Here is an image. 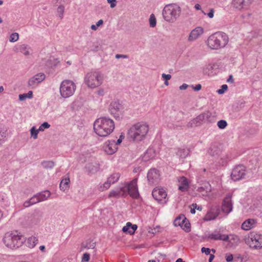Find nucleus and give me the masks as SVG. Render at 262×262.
<instances>
[{
    "label": "nucleus",
    "instance_id": "obj_1",
    "mask_svg": "<svg viewBox=\"0 0 262 262\" xmlns=\"http://www.w3.org/2000/svg\"><path fill=\"white\" fill-rule=\"evenodd\" d=\"M115 124L112 119L106 117H100L94 123V130L99 136L106 137L113 132Z\"/></svg>",
    "mask_w": 262,
    "mask_h": 262
},
{
    "label": "nucleus",
    "instance_id": "obj_2",
    "mask_svg": "<svg viewBox=\"0 0 262 262\" xmlns=\"http://www.w3.org/2000/svg\"><path fill=\"white\" fill-rule=\"evenodd\" d=\"M149 130L148 125L145 123H137L133 125L128 130V139L134 142L143 140Z\"/></svg>",
    "mask_w": 262,
    "mask_h": 262
},
{
    "label": "nucleus",
    "instance_id": "obj_3",
    "mask_svg": "<svg viewBox=\"0 0 262 262\" xmlns=\"http://www.w3.org/2000/svg\"><path fill=\"white\" fill-rule=\"evenodd\" d=\"M5 245L11 249L21 247L25 241V238L17 231L8 232L3 237Z\"/></svg>",
    "mask_w": 262,
    "mask_h": 262
},
{
    "label": "nucleus",
    "instance_id": "obj_4",
    "mask_svg": "<svg viewBox=\"0 0 262 262\" xmlns=\"http://www.w3.org/2000/svg\"><path fill=\"white\" fill-rule=\"evenodd\" d=\"M229 41L228 35L221 32L211 35L208 38L207 45L213 50H217L225 47Z\"/></svg>",
    "mask_w": 262,
    "mask_h": 262
},
{
    "label": "nucleus",
    "instance_id": "obj_5",
    "mask_svg": "<svg viewBox=\"0 0 262 262\" xmlns=\"http://www.w3.org/2000/svg\"><path fill=\"white\" fill-rule=\"evenodd\" d=\"M104 76L99 71H91L86 73L84 77V83L90 88H96L102 84Z\"/></svg>",
    "mask_w": 262,
    "mask_h": 262
},
{
    "label": "nucleus",
    "instance_id": "obj_6",
    "mask_svg": "<svg viewBox=\"0 0 262 262\" xmlns=\"http://www.w3.org/2000/svg\"><path fill=\"white\" fill-rule=\"evenodd\" d=\"M180 7L176 4L166 5L163 9L162 15L164 20L169 23H173L179 17Z\"/></svg>",
    "mask_w": 262,
    "mask_h": 262
},
{
    "label": "nucleus",
    "instance_id": "obj_7",
    "mask_svg": "<svg viewBox=\"0 0 262 262\" xmlns=\"http://www.w3.org/2000/svg\"><path fill=\"white\" fill-rule=\"evenodd\" d=\"M76 90L75 83L71 80H63L60 86V93L64 98H68L73 95Z\"/></svg>",
    "mask_w": 262,
    "mask_h": 262
},
{
    "label": "nucleus",
    "instance_id": "obj_8",
    "mask_svg": "<svg viewBox=\"0 0 262 262\" xmlns=\"http://www.w3.org/2000/svg\"><path fill=\"white\" fill-rule=\"evenodd\" d=\"M246 242L250 248L254 249H260L262 248V235L258 233H251Z\"/></svg>",
    "mask_w": 262,
    "mask_h": 262
},
{
    "label": "nucleus",
    "instance_id": "obj_9",
    "mask_svg": "<svg viewBox=\"0 0 262 262\" xmlns=\"http://www.w3.org/2000/svg\"><path fill=\"white\" fill-rule=\"evenodd\" d=\"M123 187H126V195L129 194L131 197L136 199L139 196L137 178L134 179L129 184H125Z\"/></svg>",
    "mask_w": 262,
    "mask_h": 262
},
{
    "label": "nucleus",
    "instance_id": "obj_10",
    "mask_svg": "<svg viewBox=\"0 0 262 262\" xmlns=\"http://www.w3.org/2000/svg\"><path fill=\"white\" fill-rule=\"evenodd\" d=\"M147 178L150 185L158 184L160 180L159 171L155 168L150 169L147 173Z\"/></svg>",
    "mask_w": 262,
    "mask_h": 262
},
{
    "label": "nucleus",
    "instance_id": "obj_11",
    "mask_svg": "<svg viewBox=\"0 0 262 262\" xmlns=\"http://www.w3.org/2000/svg\"><path fill=\"white\" fill-rule=\"evenodd\" d=\"M245 174V167L243 165H238L233 169L231 177L233 181H236L244 178Z\"/></svg>",
    "mask_w": 262,
    "mask_h": 262
},
{
    "label": "nucleus",
    "instance_id": "obj_12",
    "mask_svg": "<svg viewBox=\"0 0 262 262\" xmlns=\"http://www.w3.org/2000/svg\"><path fill=\"white\" fill-rule=\"evenodd\" d=\"M231 199L232 195L230 193H228L226 195L223 201L222 210L227 214L231 212L233 209V204Z\"/></svg>",
    "mask_w": 262,
    "mask_h": 262
},
{
    "label": "nucleus",
    "instance_id": "obj_13",
    "mask_svg": "<svg viewBox=\"0 0 262 262\" xmlns=\"http://www.w3.org/2000/svg\"><path fill=\"white\" fill-rule=\"evenodd\" d=\"M253 0H233V7L239 10L247 9L251 5Z\"/></svg>",
    "mask_w": 262,
    "mask_h": 262
},
{
    "label": "nucleus",
    "instance_id": "obj_14",
    "mask_svg": "<svg viewBox=\"0 0 262 262\" xmlns=\"http://www.w3.org/2000/svg\"><path fill=\"white\" fill-rule=\"evenodd\" d=\"M154 198L159 202H162L166 199L167 193L163 188H156L152 192Z\"/></svg>",
    "mask_w": 262,
    "mask_h": 262
},
{
    "label": "nucleus",
    "instance_id": "obj_15",
    "mask_svg": "<svg viewBox=\"0 0 262 262\" xmlns=\"http://www.w3.org/2000/svg\"><path fill=\"white\" fill-rule=\"evenodd\" d=\"M121 196H126V187L122 186L111 190L108 194V198H119Z\"/></svg>",
    "mask_w": 262,
    "mask_h": 262
},
{
    "label": "nucleus",
    "instance_id": "obj_16",
    "mask_svg": "<svg viewBox=\"0 0 262 262\" xmlns=\"http://www.w3.org/2000/svg\"><path fill=\"white\" fill-rule=\"evenodd\" d=\"M45 77V75L43 73L37 74L29 80L28 85L30 86L33 87L42 81Z\"/></svg>",
    "mask_w": 262,
    "mask_h": 262
},
{
    "label": "nucleus",
    "instance_id": "obj_17",
    "mask_svg": "<svg viewBox=\"0 0 262 262\" xmlns=\"http://www.w3.org/2000/svg\"><path fill=\"white\" fill-rule=\"evenodd\" d=\"M204 32V30L201 27H196L192 30L190 33L188 41L189 42L193 41L197 39Z\"/></svg>",
    "mask_w": 262,
    "mask_h": 262
},
{
    "label": "nucleus",
    "instance_id": "obj_18",
    "mask_svg": "<svg viewBox=\"0 0 262 262\" xmlns=\"http://www.w3.org/2000/svg\"><path fill=\"white\" fill-rule=\"evenodd\" d=\"M15 52H19L25 56H29L32 51L31 48L27 44L18 45L14 49Z\"/></svg>",
    "mask_w": 262,
    "mask_h": 262
},
{
    "label": "nucleus",
    "instance_id": "obj_19",
    "mask_svg": "<svg viewBox=\"0 0 262 262\" xmlns=\"http://www.w3.org/2000/svg\"><path fill=\"white\" fill-rule=\"evenodd\" d=\"M219 212L220 211L218 208L212 207L207 212L204 220L207 221L214 220L219 215Z\"/></svg>",
    "mask_w": 262,
    "mask_h": 262
},
{
    "label": "nucleus",
    "instance_id": "obj_20",
    "mask_svg": "<svg viewBox=\"0 0 262 262\" xmlns=\"http://www.w3.org/2000/svg\"><path fill=\"white\" fill-rule=\"evenodd\" d=\"M117 149V145L115 140L107 141L105 142L104 150L108 154H114Z\"/></svg>",
    "mask_w": 262,
    "mask_h": 262
},
{
    "label": "nucleus",
    "instance_id": "obj_21",
    "mask_svg": "<svg viewBox=\"0 0 262 262\" xmlns=\"http://www.w3.org/2000/svg\"><path fill=\"white\" fill-rule=\"evenodd\" d=\"M208 238L214 240H220L223 241H228L229 238V236L226 234H222L218 231H214L213 232L210 234Z\"/></svg>",
    "mask_w": 262,
    "mask_h": 262
},
{
    "label": "nucleus",
    "instance_id": "obj_22",
    "mask_svg": "<svg viewBox=\"0 0 262 262\" xmlns=\"http://www.w3.org/2000/svg\"><path fill=\"white\" fill-rule=\"evenodd\" d=\"M122 105L118 102H113L110 106V111L112 115L115 117H118V112L122 110Z\"/></svg>",
    "mask_w": 262,
    "mask_h": 262
},
{
    "label": "nucleus",
    "instance_id": "obj_23",
    "mask_svg": "<svg viewBox=\"0 0 262 262\" xmlns=\"http://www.w3.org/2000/svg\"><path fill=\"white\" fill-rule=\"evenodd\" d=\"M41 217V214L39 213H33L28 218V224L31 226L38 225L40 222Z\"/></svg>",
    "mask_w": 262,
    "mask_h": 262
},
{
    "label": "nucleus",
    "instance_id": "obj_24",
    "mask_svg": "<svg viewBox=\"0 0 262 262\" xmlns=\"http://www.w3.org/2000/svg\"><path fill=\"white\" fill-rule=\"evenodd\" d=\"M256 223L257 222L256 220L249 219L243 223L241 228L244 230H249L254 227Z\"/></svg>",
    "mask_w": 262,
    "mask_h": 262
},
{
    "label": "nucleus",
    "instance_id": "obj_25",
    "mask_svg": "<svg viewBox=\"0 0 262 262\" xmlns=\"http://www.w3.org/2000/svg\"><path fill=\"white\" fill-rule=\"evenodd\" d=\"M222 152L220 148L215 145H211L208 151L209 155L214 157L215 159L218 158Z\"/></svg>",
    "mask_w": 262,
    "mask_h": 262
},
{
    "label": "nucleus",
    "instance_id": "obj_26",
    "mask_svg": "<svg viewBox=\"0 0 262 262\" xmlns=\"http://www.w3.org/2000/svg\"><path fill=\"white\" fill-rule=\"evenodd\" d=\"M179 189L182 191L187 190L189 184L187 179L184 177H181L178 179Z\"/></svg>",
    "mask_w": 262,
    "mask_h": 262
},
{
    "label": "nucleus",
    "instance_id": "obj_27",
    "mask_svg": "<svg viewBox=\"0 0 262 262\" xmlns=\"http://www.w3.org/2000/svg\"><path fill=\"white\" fill-rule=\"evenodd\" d=\"M137 227V225H133L131 223L127 222L126 226L123 227L122 231L124 232H128L130 234H133Z\"/></svg>",
    "mask_w": 262,
    "mask_h": 262
},
{
    "label": "nucleus",
    "instance_id": "obj_28",
    "mask_svg": "<svg viewBox=\"0 0 262 262\" xmlns=\"http://www.w3.org/2000/svg\"><path fill=\"white\" fill-rule=\"evenodd\" d=\"M228 157L226 153L222 152L218 158L216 160V162L220 165H224L228 160Z\"/></svg>",
    "mask_w": 262,
    "mask_h": 262
},
{
    "label": "nucleus",
    "instance_id": "obj_29",
    "mask_svg": "<svg viewBox=\"0 0 262 262\" xmlns=\"http://www.w3.org/2000/svg\"><path fill=\"white\" fill-rule=\"evenodd\" d=\"M186 218L184 215H181L177 217L173 222V224L175 226L183 227V224L186 222Z\"/></svg>",
    "mask_w": 262,
    "mask_h": 262
},
{
    "label": "nucleus",
    "instance_id": "obj_30",
    "mask_svg": "<svg viewBox=\"0 0 262 262\" xmlns=\"http://www.w3.org/2000/svg\"><path fill=\"white\" fill-rule=\"evenodd\" d=\"M39 202L37 195H35L31 198L29 200L26 201L24 203V206L25 207H29L31 205H34L37 203Z\"/></svg>",
    "mask_w": 262,
    "mask_h": 262
},
{
    "label": "nucleus",
    "instance_id": "obj_31",
    "mask_svg": "<svg viewBox=\"0 0 262 262\" xmlns=\"http://www.w3.org/2000/svg\"><path fill=\"white\" fill-rule=\"evenodd\" d=\"M37 242L38 239L36 237L31 236L28 238L26 245L28 247L33 248L35 246Z\"/></svg>",
    "mask_w": 262,
    "mask_h": 262
},
{
    "label": "nucleus",
    "instance_id": "obj_32",
    "mask_svg": "<svg viewBox=\"0 0 262 262\" xmlns=\"http://www.w3.org/2000/svg\"><path fill=\"white\" fill-rule=\"evenodd\" d=\"M39 202L44 201L47 200L50 196L51 193L49 191H45L37 194Z\"/></svg>",
    "mask_w": 262,
    "mask_h": 262
},
{
    "label": "nucleus",
    "instance_id": "obj_33",
    "mask_svg": "<svg viewBox=\"0 0 262 262\" xmlns=\"http://www.w3.org/2000/svg\"><path fill=\"white\" fill-rule=\"evenodd\" d=\"M70 179L65 178L61 181L60 184V188L61 190L65 191L69 188Z\"/></svg>",
    "mask_w": 262,
    "mask_h": 262
},
{
    "label": "nucleus",
    "instance_id": "obj_34",
    "mask_svg": "<svg viewBox=\"0 0 262 262\" xmlns=\"http://www.w3.org/2000/svg\"><path fill=\"white\" fill-rule=\"evenodd\" d=\"M120 177V174L119 173H114L107 180L112 184L117 182L119 180Z\"/></svg>",
    "mask_w": 262,
    "mask_h": 262
},
{
    "label": "nucleus",
    "instance_id": "obj_35",
    "mask_svg": "<svg viewBox=\"0 0 262 262\" xmlns=\"http://www.w3.org/2000/svg\"><path fill=\"white\" fill-rule=\"evenodd\" d=\"M111 184H112L110 182H108V181L107 180V181L106 182H105L103 184H100L98 186V189L100 191H105V190L108 189L110 187Z\"/></svg>",
    "mask_w": 262,
    "mask_h": 262
},
{
    "label": "nucleus",
    "instance_id": "obj_36",
    "mask_svg": "<svg viewBox=\"0 0 262 262\" xmlns=\"http://www.w3.org/2000/svg\"><path fill=\"white\" fill-rule=\"evenodd\" d=\"M188 150L187 149H179L177 151V155L181 158H185L188 155Z\"/></svg>",
    "mask_w": 262,
    "mask_h": 262
},
{
    "label": "nucleus",
    "instance_id": "obj_37",
    "mask_svg": "<svg viewBox=\"0 0 262 262\" xmlns=\"http://www.w3.org/2000/svg\"><path fill=\"white\" fill-rule=\"evenodd\" d=\"M40 132L39 129H36L35 126H33L30 129V133L31 137H32L34 139H36L38 138V134Z\"/></svg>",
    "mask_w": 262,
    "mask_h": 262
},
{
    "label": "nucleus",
    "instance_id": "obj_38",
    "mask_svg": "<svg viewBox=\"0 0 262 262\" xmlns=\"http://www.w3.org/2000/svg\"><path fill=\"white\" fill-rule=\"evenodd\" d=\"M149 21V25H150V27L154 28L156 26V23H157L156 18L154 14H151L150 15Z\"/></svg>",
    "mask_w": 262,
    "mask_h": 262
},
{
    "label": "nucleus",
    "instance_id": "obj_39",
    "mask_svg": "<svg viewBox=\"0 0 262 262\" xmlns=\"http://www.w3.org/2000/svg\"><path fill=\"white\" fill-rule=\"evenodd\" d=\"M42 165L45 168H52L54 166V163L52 161H44Z\"/></svg>",
    "mask_w": 262,
    "mask_h": 262
},
{
    "label": "nucleus",
    "instance_id": "obj_40",
    "mask_svg": "<svg viewBox=\"0 0 262 262\" xmlns=\"http://www.w3.org/2000/svg\"><path fill=\"white\" fill-rule=\"evenodd\" d=\"M217 126L220 129H224L227 126V122L224 120H221L217 123Z\"/></svg>",
    "mask_w": 262,
    "mask_h": 262
},
{
    "label": "nucleus",
    "instance_id": "obj_41",
    "mask_svg": "<svg viewBox=\"0 0 262 262\" xmlns=\"http://www.w3.org/2000/svg\"><path fill=\"white\" fill-rule=\"evenodd\" d=\"M210 185L209 184H207V185H205V187H200L199 188H198V191L200 192H202L204 191H206V192H209L211 190V188H210Z\"/></svg>",
    "mask_w": 262,
    "mask_h": 262
},
{
    "label": "nucleus",
    "instance_id": "obj_42",
    "mask_svg": "<svg viewBox=\"0 0 262 262\" xmlns=\"http://www.w3.org/2000/svg\"><path fill=\"white\" fill-rule=\"evenodd\" d=\"M19 35L17 33H13L10 35L9 41L10 42H15L18 40Z\"/></svg>",
    "mask_w": 262,
    "mask_h": 262
},
{
    "label": "nucleus",
    "instance_id": "obj_43",
    "mask_svg": "<svg viewBox=\"0 0 262 262\" xmlns=\"http://www.w3.org/2000/svg\"><path fill=\"white\" fill-rule=\"evenodd\" d=\"M64 11V7L63 5H60L57 8V13H58L60 19H62V18H63Z\"/></svg>",
    "mask_w": 262,
    "mask_h": 262
},
{
    "label": "nucleus",
    "instance_id": "obj_44",
    "mask_svg": "<svg viewBox=\"0 0 262 262\" xmlns=\"http://www.w3.org/2000/svg\"><path fill=\"white\" fill-rule=\"evenodd\" d=\"M181 228L186 232L190 231V223L188 220H186V222L184 223L183 227H181Z\"/></svg>",
    "mask_w": 262,
    "mask_h": 262
},
{
    "label": "nucleus",
    "instance_id": "obj_45",
    "mask_svg": "<svg viewBox=\"0 0 262 262\" xmlns=\"http://www.w3.org/2000/svg\"><path fill=\"white\" fill-rule=\"evenodd\" d=\"M50 127V125L47 122H45L39 127V130L42 132L45 129L49 128Z\"/></svg>",
    "mask_w": 262,
    "mask_h": 262
},
{
    "label": "nucleus",
    "instance_id": "obj_46",
    "mask_svg": "<svg viewBox=\"0 0 262 262\" xmlns=\"http://www.w3.org/2000/svg\"><path fill=\"white\" fill-rule=\"evenodd\" d=\"M194 119L195 120V122L198 126L200 125L202 122L204 121L203 116H202L201 114Z\"/></svg>",
    "mask_w": 262,
    "mask_h": 262
},
{
    "label": "nucleus",
    "instance_id": "obj_47",
    "mask_svg": "<svg viewBox=\"0 0 262 262\" xmlns=\"http://www.w3.org/2000/svg\"><path fill=\"white\" fill-rule=\"evenodd\" d=\"M198 126V125L196 124L194 119H192L187 124V128H192Z\"/></svg>",
    "mask_w": 262,
    "mask_h": 262
},
{
    "label": "nucleus",
    "instance_id": "obj_48",
    "mask_svg": "<svg viewBox=\"0 0 262 262\" xmlns=\"http://www.w3.org/2000/svg\"><path fill=\"white\" fill-rule=\"evenodd\" d=\"M228 89V86L226 84H223L221 86V89H219L217 91V92L218 93V94H223L224 93V92L227 90Z\"/></svg>",
    "mask_w": 262,
    "mask_h": 262
},
{
    "label": "nucleus",
    "instance_id": "obj_49",
    "mask_svg": "<svg viewBox=\"0 0 262 262\" xmlns=\"http://www.w3.org/2000/svg\"><path fill=\"white\" fill-rule=\"evenodd\" d=\"M154 154V150L152 149H148L145 153V156H147L149 158L154 157V155L152 154Z\"/></svg>",
    "mask_w": 262,
    "mask_h": 262
},
{
    "label": "nucleus",
    "instance_id": "obj_50",
    "mask_svg": "<svg viewBox=\"0 0 262 262\" xmlns=\"http://www.w3.org/2000/svg\"><path fill=\"white\" fill-rule=\"evenodd\" d=\"M90 254L88 253H85L83 255V257L82 258V262H88L90 259Z\"/></svg>",
    "mask_w": 262,
    "mask_h": 262
},
{
    "label": "nucleus",
    "instance_id": "obj_51",
    "mask_svg": "<svg viewBox=\"0 0 262 262\" xmlns=\"http://www.w3.org/2000/svg\"><path fill=\"white\" fill-rule=\"evenodd\" d=\"M202 116H203V119L205 120H208L211 116V113L209 112H205L203 114H201Z\"/></svg>",
    "mask_w": 262,
    "mask_h": 262
},
{
    "label": "nucleus",
    "instance_id": "obj_52",
    "mask_svg": "<svg viewBox=\"0 0 262 262\" xmlns=\"http://www.w3.org/2000/svg\"><path fill=\"white\" fill-rule=\"evenodd\" d=\"M229 237V238L228 240L229 241V242H231V240H233L234 241H235V243H237L239 241V238L237 235H231Z\"/></svg>",
    "mask_w": 262,
    "mask_h": 262
},
{
    "label": "nucleus",
    "instance_id": "obj_53",
    "mask_svg": "<svg viewBox=\"0 0 262 262\" xmlns=\"http://www.w3.org/2000/svg\"><path fill=\"white\" fill-rule=\"evenodd\" d=\"M88 168L89 169L90 171L93 173L96 172L97 170V167L94 166L92 164L89 165Z\"/></svg>",
    "mask_w": 262,
    "mask_h": 262
},
{
    "label": "nucleus",
    "instance_id": "obj_54",
    "mask_svg": "<svg viewBox=\"0 0 262 262\" xmlns=\"http://www.w3.org/2000/svg\"><path fill=\"white\" fill-rule=\"evenodd\" d=\"M162 77L164 81H166V80H170L171 78V76L170 74H166L163 73L162 74Z\"/></svg>",
    "mask_w": 262,
    "mask_h": 262
},
{
    "label": "nucleus",
    "instance_id": "obj_55",
    "mask_svg": "<svg viewBox=\"0 0 262 262\" xmlns=\"http://www.w3.org/2000/svg\"><path fill=\"white\" fill-rule=\"evenodd\" d=\"M201 251L202 253H205L206 255H209L210 253V249L208 248L203 247L201 249Z\"/></svg>",
    "mask_w": 262,
    "mask_h": 262
},
{
    "label": "nucleus",
    "instance_id": "obj_56",
    "mask_svg": "<svg viewBox=\"0 0 262 262\" xmlns=\"http://www.w3.org/2000/svg\"><path fill=\"white\" fill-rule=\"evenodd\" d=\"M108 3L110 4V7L112 8H114L116 6V0H107Z\"/></svg>",
    "mask_w": 262,
    "mask_h": 262
},
{
    "label": "nucleus",
    "instance_id": "obj_57",
    "mask_svg": "<svg viewBox=\"0 0 262 262\" xmlns=\"http://www.w3.org/2000/svg\"><path fill=\"white\" fill-rule=\"evenodd\" d=\"M27 94L25 93L23 94L19 95V99L20 101H25L27 98Z\"/></svg>",
    "mask_w": 262,
    "mask_h": 262
},
{
    "label": "nucleus",
    "instance_id": "obj_58",
    "mask_svg": "<svg viewBox=\"0 0 262 262\" xmlns=\"http://www.w3.org/2000/svg\"><path fill=\"white\" fill-rule=\"evenodd\" d=\"M115 57L117 59H119L120 58H127L128 57V55H124V54H116L115 55Z\"/></svg>",
    "mask_w": 262,
    "mask_h": 262
},
{
    "label": "nucleus",
    "instance_id": "obj_59",
    "mask_svg": "<svg viewBox=\"0 0 262 262\" xmlns=\"http://www.w3.org/2000/svg\"><path fill=\"white\" fill-rule=\"evenodd\" d=\"M6 137V132L0 130V140H3Z\"/></svg>",
    "mask_w": 262,
    "mask_h": 262
},
{
    "label": "nucleus",
    "instance_id": "obj_60",
    "mask_svg": "<svg viewBox=\"0 0 262 262\" xmlns=\"http://www.w3.org/2000/svg\"><path fill=\"white\" fill-rule=\"evenodd\" d=\"M226 260L227 261H231L233 260V255L232 254H226Z\"/></svg>",
    "mask_w": 262,
    "mask_h": 262
},
{
    "label": "nucleus",
    "instance_id": "obj_61",
    "mask_svg": "<svg viewBox=\"0 0 262 262\" xmlns=\"http://www.w3.org/2000/svg\"><path fill=\"white\" fill-rule=\"evenodd\" d=\"M202 85L200 84H196L195 86H192V88L194 91H198L201 89Z\"/></svg>",
    "mask_w": 262,
    "mask_h": 262
},
{
    "label": "nucleus",
    "instance_id": "obj_62",
    "mask_svg": "<svg viewBox=\"0 0 262 262\" xmlns=\"http://www.w3.org/2000/svg\"><path fill=\"white\" fill-rule=\"evenodd\" d=\"M188 85L186 83H183L182 85H181L179 89L180 90H186L188 88Z\"/></svg>",
    "mask_w": 262,
    "mask_h": 262
},
{
    "label": "nucleus",
    "instance_id": "obj_63",
    "mask_svg": "<svg viewBox=\"0 0 262 262\" xmlns=\"http://www.w3.org/2000/svg\"><path fill=\"white\" fill-rule=\"evenodd\" d=\"M214 11L213 9H211L210 12L207 14L209 18H212L213 17Z\"/></svg>",
    "mask_w": 262,
    "mask_h": 262
},
{
    "label": "nucleus",
    "instance_id": "obj_64",
    "mask_svg": "<svg viewBox=\"0 0 262 262\" xmlns=\"http://www.w3.org/2000/svg\"><path fill=\"white\" fill-rule=\"evenodd\" d=\"M103 24V20L102 19H100L99 20H98L97 23H96V26L97 27H100V26L102 25Z\"/></svg>",
    "mask_w": 262,
    "mask_h": 262
}]
</instances>
